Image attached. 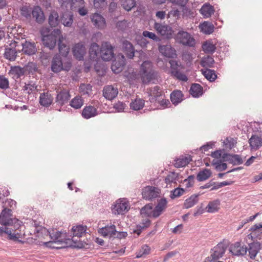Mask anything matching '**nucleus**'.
<instances>
[{
	"mask_svg": "<svg viewBox=\"0 0 262 262\" xmlns=\"http://www.w3.org/2000/svg\"><path fill=\"white\" fill-rule=\"evenodd\" d=\"M100 50L99 46L97 43L93 42L91 44L89 49V54L90 57L92 60L96 59L100 53Z\"/></svg>",
	"mask_w": 262,
	"mask_h": 262,
	"instance_id": "58836bf2",
	"label": "nucleus"
},
{
	"mask_svg": "<svg viewBox=\"0 0 262 262\" xmlns=\"http://www.w3.org/2000/svg\"><path fill=\"white\" fill-rule=\"evenodd\" d=\"M200 28L201 31L207 35L212 33L214 30V25L211 23L206 21L201 25Z\"/></svg>",
	"mask_w": 262,
	"mask_h": 262,
	"instance_id": "f704fd0d",
	"label": "nucleus"
},
{
	"mask_svg": "<svg viewBox=\"0 0 262 262\" xmlns=\"http://www.w3.org/2000/svg\"><path fill=\"white\" fill-rule=\"evenodd\" d=\"M79 90L82 94L89 95L92 92V86L90 84H81Z\"/></svg>",
	"mask_w": 262,
	"mask_h": 262,
	"instance_id": "13d9d810",
	"label": "nucleus"
},
{
	"mask_svg": "<svg viewBox=\"0 0 262 262\" xmlns=\"http://www.w3.org/2000/svg\"><path fill=\"white\" fill-rule=\"evenodd\" d=\"M84 4H85L84 0H71V8L73 11H75Z\"/></svg>",
	"mask_w": 262,
	"mask_h": 262,
	"instance_id": "e2e57ef3",
	"label": "nucleus"
},
{
	"mask_svg": "<svg viewBox=\"0 0 262 262\" xmlns=\"http://www.w3.org/2000/svg\"><path fill=\"white\" fill-rule=\"evenodd\" d=\"M165 62H168L170 64V73L171 76L182 81L186 82L188 80L187 76L181 72V70L184 67L179 60L165 58Z\"/></svg>",
	"mask_w": 262,
	"mask_h": 262,
	"instance_id": "7ed1b4c3",
	"label": "nucleus"
},
{
	"mask_svg": "<svg viewBox=\"0 0 262 262\" xmlns=\"http://www.w3.org/2000/svg\"><path fill=\"white\" fill-rule=\"evenodd\" d=\"M122 7L127 11L132 10L136 5V0H121Z\"/></svg>",
	"mask_w": 262,
	"mask_h": 262,
	"instance_id": "3c124183",
	"label": "nucleus"
},
{
	"mask_svg": "<svg viewBox=\"0 0 262 262\" xmlns=\"http://www.w3.org/2000/svg\"><path fill=\"white\" fill-rule=\"evenodd\" d=\"M101 58L104 61H110L114 56L113 47L109 42H103L100 50Z\"/></svg>",
	"mask_w": 262,
	"mask_h": 262,
	"instance_id": "9d476101",
	"label": "nucleus"
},
{
	"mask_svg": "<svg viewBox=\"0 0 262 262\" xmlns=\"http://www.w3.org/2000/svg\"><path fill=\"white\" fill-rule=\"evenodd\" d=\"M211 171L207 168L201 170L196 175V179L199 182H202L206 180L211 176Z\"/></svg>",
	"mask_w": 262,
	"mask_h": 262,
	"instance_id": "37998d69",
	"label": "nucleus"
},
{
	"mask_svg": "<svg viewBox=\"0 0 262 262\" xmlns=\"http://www.w3.org/2000/svg\"><path fill=\"white\" fill-rule=\"evenodd\" d=\"M184 95L182 92L178 90L173 91L170 95V100L175 106L181 103L184 99Z\"/></svg>",
	"mask_w": 262,
	"mask_h": 262,
	"instance_id": "4be33fe9",
	"label": "nucleus"
},
{
	"mask_svg": "<svg viewBox=\"0 0 262 262\" xmlns=\"http://www.w3.org/2000/svg\"><path fill=\"white\" fill-rule=\"evenodd\" d=\"M58 49L60 54L62 56H67L69 52V47L63 43L60 39H59Z\"/></svg>",
	"mask_w": 262,
	"mask_h": 262,
	"instance_id": "4d7b16f0",
	"label": "nucleus"
},
{
	"mask_svg": "<svg viewBox=\"0 0 262 262\" xmlns=\"http://www.w3.org/2000/svg\"><path fill=\"white\" fill-rule=\"evenodd\" d=\"M26 71L29 73H34L37 71L38 68L36 63L33 62H28L25 66Z\"/></svg>",
	"mask_w": 262,
	"mask_h": 262,
	"instance_id": "0e129e2a",
	"label": "nucleus"
},
{
	"mask_svg": "<svg viewBox=\"0 0 262 262\" xmlns=\"http://www.w3.org/2000/svg\"><path fill=\"white\" fill-rule=\"evenodd\" d=\"M152 63L149 61H145L142 63L140 72L143 83H148L155 79L157 74L152 69Z\"/></svg>",
	"mask_w": 262,
	"mask_h": 262,
	"instance_id": "20e7f679",
	"label": "nucleus"
},
{
	"mask_svg": "<svg viewBox=\"0 0 262 262\" xmlns=\"http://www.w3.org/2000/svg\"><path fill=\"white\" fill-rule=\"evenodd\" d=\"M176 39L179 43L190 47H194L195 44L194 38L187 32L184 31H180L178 33Z\"/></svg>",
	"mask_w": 262,
	"mask_h": 262,
	"instance_id": "1a4fd4ad",
	"label": "nucleus"
},
{
	"mask_svg": "<svg viewBox=\"0 0 262 262\" xmlns=\"http://www.w3.org/2000/svg\"><path fill=\"white\" fill-rule=\"evenodd\" d=\"M174 37V31L170 26L165 25V38L170 39Z\"/></svg>",
	"mask_w": 262,
	"mask_h": 262,
	"instance_id": "338daca9",
	"label": "nucleus"
},
{
	"mask_svg": "<svg viewBox=\"0 0 262 262\" xmlns=\"http://www.w3.org/2000/svg\"><path fill=\"white\" fill-rule=\"evenodd\" d=\"M215 61L213 58L209 55L204 56L201 60L200 64L203 68H213Z\"/></svg>",
	"mask_w": 262,
	"mask_h": 262,
	"instance_id": "a19ab883",
	"label": "nucleus"
},
{
	"mask_svg": "<svg viewBox=\"0 0 262 262\" xmlns=\"http://www.w3.org/2000/svg\"><path fill=\"white\" fill-rule=\"evenodd\" d=\"M234 183V181H226L222 182H215L214 186L211 188L210 190L218 189L219 188H220L225 186L231 185L233 184Z\"/></svg>",
	"mask_w": 262,
	"mask_h": 262,
	"instance_id": "052dcab7",
	"label": "nucleus"
},
{
	"mask_svg": "<svg viewBox=\"0 0 262 262\" xmlns=\"http://www.w3.org/2000/svg\"><path fill=\"white\" fill-rule=\"evenodd\" d=\"M229 251L233 255L243 256L246 254L247 252V247L245 245L242 246L241 242H237L230 245Z\"/></svg>",
	"mask_w": 262,
	"mask_h": 262,
	"instance_id": "ddd939ff",
	"label": "nucleus"
},
{
	"mask_svg": "<svg viewBox=\"0 0 262 262\" xmlns=\"http://www.w3.org/2000/svg\"><path fill=\"white\" fill-rule=\"evenodd\" d=\"M48 32V29L41 30V40L45 47L49 48L50 50H53L56 46L58 38V36L60 34V31L59 29H55L50 34H47Z\"/></svg>",
	"mask_w": 262,
	"mask_h": 262,
	"instance_id": "f03ea898",
	"label": "nucleus"
},
{
	"mask_svg": "<svg viewBox=\"0 0 262 262\" xmlns=\"http://www.w3.org/2000/svg\"><path fill=\"white\" fill-rule=\"evenodd\" d=\"M237 143V139L231 137H227L223 142L226 148L231 149L234 148Z\"/></svg>",
	"mask_w": 262,
	"mask_h": 262,
	"instance_id": "603ef678",
	"label": "nucleus"
},
{
	"mask_svg": "<svg viewBox=\"0 0 262 262\" xmlns=\"http://www.w3.org/2000/svg\"><path fill=\"white\" fill-rule=\"evenodd\" d=\"M4 56L6 58L11 61H14L17 56V52L15 49H13V47L12 48H6L5 49V52Z\"/></svg>",
	"mask_w": 262,
	"mask_h": 262,
	"instance_id": "09e8293b",
	"label": "nucleus"
},
{
	"mask_svg": "<svg viewBox=\"0 0 262 262\" xmlns=\"http://www.w3.org/2000/svg\"><path fill=\"white\" fill-rule=\"evenodd\" d=\"M150 223L151 222L149 219L146 218L145 219H143L142 222L137 226V230H140V232H138V234H139L142 230L150 226Z\"/></svg>",
	"mask_w": 262,
	"mask_h": 262,
	"instance_id": "680f3d73",
	"label": "nucleus"
},
{
	"mask_svg": "<svg viewBox=\"0 0 262 262\" xmlns=\"http://www.w3.org/2000/svg\"><path fill=\"white\" fill-rule=\"evenodd\" d=\"M130 206L126 199L121 198L117 200L112 206V211L114 214H124L129 209Z\"/></svg>",
	"mask_w": 262,
	"mask_h": 262,
	"instance_id": "423d86ee",
	"label": "nucleus"
},
{
	"mask_svg": "<svg viewBox=\"0 0 262 262\" xmlns=\"http://www.w3.org/2000/svg\"><path fill=\"white\" fill-rule=\"evenodd\" d=\"M192 161V157L190 155L185 156L181 155L178 158H176L172 164L176 168H181L185 167Z\"/></svg>",
	"mask_w": 262,
	"mask_h": 262,
	"instance_id": "f3484780",
	"label": "nucleus"
},
{
	"mask_svg": "<svg viewBox=\"0 0 262 262\" xmlns=\"http://www.w3.org/2000/svg\"><path fill=\"white\" fill-rule=\"evenodd\" d=\"M260 249V243L259 242H253L249 244V248H247L248 256L251 259H254Z\"/></svg>",
	"mask_w": 262,
	"mask_h": 262,
	"instance_id": "aec40b11",
	"label": "nucleus"
},
{
	"mask_svg": "<svg viewBox=\"0 0 262 262\" xmlns=\"http://www.w3.org/2000/svg\"><path fill=\"white\" fill-rule=\"evenodd\" d=\"M31 16L35 18V21L38 24H42L45 20V15L43 11L39 6L34 7Z\"/></svg>",
	"mask_w": 262,
	"mask_h": 262,
	"instance_id": "5701e85b",
	"label": "nucleus"
},
{
	"mask_svg": "<svg viewBox=\"0 0 262 262\" xmlns=\"http://www.w3.org/2000/svg\"><path fill=\"white\" fill-rule=\"evenodd\" d=\"M36 90L37 85L32 82L25 83V85L23 87V90L26 91L29 94L34 92Z\"/></svg>",
	"mask_w": 262,
	"mask_h": 262,
	"instance_id": "6e6d98bb",
	"label": "nucleus"
},
{
	"mask_svg": "<svg viewBox=\"0 0 262 262\" xmlns=\"http://www.w3.org/2000/svg\"><path fill=\"white\" fill-rule=\"evenodd\" d=\"M145 101L143 99L137 98L130 103V107L135 111L142 109L144 106Z\"/></svg>",
	"mask_w": 262,
	"mask_h": 262,
	"instance_id": "ea45409f",
	"label": "nucleus"
},
{
	"mask_svg": "<svg viewBox=\"0 0 262 262\" xmlns=\"http://www.w3.org/2000/svg\"><path fill=\"white\" fill-rule=\"evenodd\" d=\"M49 233L54 243L61 245L62 247L71 246V239L67 237L66 233L56 231L55 233L49 232Z\"/></svg>",
	"mask_w": 262,
	"mask_h": 262,
	"instance_id": "0eeeda50",
	"label": "nucleus"
},
{
	"mask_svg": "<svg viewBox=\"0 0 262 262\" xmlns=\"http://www.w3.org/2000/svg\"><path fill=\"white\" fill-rule=\"evenodd\" d=\"M203 88L198 83H193L190 86L189 93L194 98L199 97L203 94Z\"/></svg>",
	"mask_w": 262,
	"mask_h": 262,
	"instance_id": "7c9ffc66",
	"label": "nucleus"
},
{
	"mask_svg": "<svg viewBox=\"0 0 262 262\" xmlns=\"http://www.w3.org/2000/svg\"><path fill=\"white\" fill-rule=\"evenodd\" d=\"M15 227L19 225V221L16 218H13L12 214V210L8 208H4L0 214V224L5 226L0 228L1 232H4L9 235L10 238L12 239H16L20 237L18 233H14L12 231L13 230H11L7 227V226L12 225L16 224Z\"/></svg>",
	"mask_w": 262,
	"mask_h": 262,
	"instance_id": "f257e3e1",
	"label": "nucleus"
},
{
	"mask_svg": "<svg viewBox=\"0 0 262 262\" xmlns=\"http://www.w3.org/2000/svg\"><path fill=\"white\" fill-rule=\"evenodd\" d=\"M160 190L159 188L153 186H146L142 189L143 198L146 200H152L159 196Z\"/></svg>",
	"mask_w": 262,
	"mask_h": 262,
	"instance_id": "9b49d317",
	"label": "nucleus"
},
{
	"mask_svg": "<svg viewBox=\"0 0 262 262\" xmlns=\"http://www.w3.org/2000/svg\"><path fill=\"white\" fill-rule=\"evenodd\" d=\"M53 97L49 92L41 93L39 97V103L41 105L48 107L53 102Z\"/></svg>",
	"mask_w": 262,
	"mask_h": 262,
	"instance_id": "a878e982",
	"label": "nucleus"
},
{
	"mask_svg": "<svg viewBox=\"0 0 262 262\" xmlns=\"http://www.w3.org/2000/svg\"><path fill=\"white\" fill-rule=\"evenodd\" d=\"M73 21V14L71 12L67 11L62 14L61 22L64 26L70 27L72 25Z\"/></svg>",
	"mask_w": 262,
	"mask_h": 262,
	"instance_id": "e433bc0d",
	"label": "nucleus"
},
{
	"mask_svg": "<svg viewBox=\"0 0 262 262\" xmlns=\"http://www.w3.org/2000/svg\"><path fill=\"white\" fill-rule=\"evenodd\" d=\"M176 180L179 181V174L174 172H171L165 178V183L167 184L171 183H176Z\"/></svg>",
	"mask_w": 262,
	"mask_h": 262,
	"instance_id": "5fc2aeb1",
	"label": "nucleus"
},
{
	"mask_svg": "<svg viewBox=\"0 0 262 262\" xmlns=\"http://www.w3.org/2000/svg\"><path fill=\"white\" fill-rule=\"evenodd\" d=\"M185 192V189L180 187H177L170 191V197L171 199L179 197L183 195Z\"/></svg>",
	"mask_w": 262,
	"mask_h": 262,
	"instance_id": "864d4df0",
	"label": "nucleus"
},
{
	"mask_svg": "<svg viewBox=\"0 0 262 262\" xmlns=\"http://www.w3.org/2000/svg\"><path fill=\"white\" fill-rule=\"evenodd\" d=\"M60 23L58 13L55 11L51 12L49 16V24L51 27H57Z\"/></svg>",
	"mask_w": 262,
	"mask_h": 262,
	"instance_id": "72a5a7b5",
	"label": "nucleus"
},
{
	"mask_svg": "<svg viewBox=\"0 0 262 262\" xmlns=\"http://www.w3.org/2000/svg\"><path fill=\"white\" fill-rule=\"evenodd\" d=\"M24 72L25 71L23 68L19 67H14L11 68L9 74L13 79H16L23 76Z\"/></svg>",
	"mask_w": 262,
	"mask_h": 262,
	"instance_id": "c9c22d12",
	"label": "nucleus"
},
{
	"mask_svg": "<svg viewBox=\"0 0 262 262\" xmlns=\"http://www.w3.org/2000/svg\"><path fill=\"white\" fill-rule=\"evenodd\" d=\"M212 165L215 166V169L217 171H222L227 168V164L226 163L222 162V160L216 161L213 160Z\"/></svg>",
	"mask_w": 262,
	"mask_h": 262,
	"instance_id": "8fccbe9b",
	"label": "nucleus"
},
{
	"mask_svg": "<svg viewBox=\"0 0 262 262\" xmlns=\"http://www.w3.org/2000/svg\"><path fill=\"white\" fill-rule=\"evenodd\" d=\"M162 93V90L159 86H155L150 90V95L156 99L161 96Z\"/></svg>",
	"mask_w": 262,
	"mask_h": 262,
	"instance_id": "69168bd1",
	"label": "nucleus"
},
{
	"mask_svg": "<svg viewBox=\"0 0 262 262\" xmlns=\"http://www.w3.org/2000/svg\"><path fill=\"white\" fill-rule=\"evenodd\" d=\"M9 81L3 75H0V88L6 90L9 87Z\"/></svg>",
	"mask_w": 262,
	"mask_h": 262,
	"instance_id": "774afa93",
	"label": "nucleus"
},
{
	"mask_svg": "<svg viewBox=\"0 0 262 262\" xmlns=\"http://www.w3.org/2000/svg\"><path fill=\"white\" fill-rule=\"evenodd\" d=\"M200 194H193L187 199L183 204V208L189 209L192 207L199 202V196Z\"/></svg>",
	"mask_w": 262,
	"mask_h": 262,
	"instance_id": "c85d7f7f",
	"label": "nucleus"
},
{
	"mask_svg": "<svg viewBox=\"0 0 262 262\" xmlns=\"http://www.w3.org/2000/svg\"><path fill=\"white\" fill-rule=\"evenodd\" d=\"M91 20L94 25L98 29H103L106 26L105 19L98 13L92 15Z\"/></svg>",
	"mask_w": 262,
	"mask_h": 262,
	"instance_id": "b1692460",
	"label": "nucleus"
},
{
	"mask_svg": "<svg viewBox=\"0 0 262 262\" xmlns=\"http://www.w3.org/2000/svg\"><path fill=\"white\" fill-rule=\"evenodd\" d=\"M200 12L205 18H208L211 16L214 12L213 6L209 3H206L203 5Z\"/></svg>",
	"mask_w": 262,
	"mask_h": 262,
	"instance_id": "c756f323",
	"label": "nucleus"
},
{
	"mask_svg": "<svg viewBox=\"0 0 262 262\" xmlns=\"http://www.w3.org/2000/svg\"><path fill=\"white\" fill-rule=\"evenodd\" d=\"M118 94V90L117 87L112 85H107L103 88V96L108 100L114 99Z\"/></svg>",
	"mask_w": 262,
	"mask_h": 262,
	"instance_id": "4468645a",
	"label": "nucleus"
},
{
	"mask_svg": "<svg viewBox=\"0 0 262 262\" xmlns=\"http://www.w3.org/2000/svg\"><path fill=\"white\" fill-rule=\"evenodd\" d=\"M251 148L257 149L262 146V139L256 135H252L249 140Z\"/></svg>",
	"mask_w": 262,
	"mask_h": 262,
	"instance_id": "2f4dec72",
	"label": "nucleus"
},
{
	"mask_svg": "<svg viewBox=\"0 0 262 262\" xmlns=\"http://www.w3.org/2000/svg\"><path fill=\"white\" fill-rule=\"evenodd\" d=\"M70 95L68 90L63 89L57 92L56 98V102L60 105H63L70 99Z\"/></svg>",
	"mask_w": 262,
	"mask_h": 262,
	"instance_id": "412c9836",
	"label": "nucleus"
},
{
	"mask_svg": "<svg viewBox=\"0 0 262 262\" xmlns=\"http://www.w3.org/2000/svg\"><path fill=\"white\" fill-rule=\"evenodd\" d=\"M22 51L25 54L29 55L34 54L37 51L36 46L34 42L25 41L24 43H22Z\"/></svg>",
	"mask_w": 262,
	"mask_h": 262,
	"instance_id": "393cba45",
	"label": "nucleus"
},
{
	"mask_svg": "<svg viewBox=\"0 0 262 262\" xmlns=\"http://www.w3.org/2000/svg\"><path fill=\"white\" fill-rule=\"evenodd\" d=\"M222 160L228 162L233 165H240L243 163V160L240 155L230 153H224L222 155Z\"/></svg>",
	"mask_w": 262,
	"mask_h": 262,
	"instance_id": "dca6fc26",
	"label": "nucleus"
},
{
	"mask_svg": "<svg viewBox=\"0 0 262 262\" xmlns=\"http://www.w3.org/2000/svg\"><path fill=\"white\" fill-rule=\"evenodd\" d=\"M71 68V63H68V66L63 68V63L60 56H55L52 61L51 70L54 73H58L61 70L69 71Z\"/></svg>",
	"mask_w": 262,
	"mask_h": 262,
	"instance_id": "f8f14e48",
	"label": "nucleus"
},
{
	"mask_svg": "<svg viewBox=\"0 0 262 262\" xmlns=\"http://www.w3.org/2000/svg\"><path fill=\"white\" fill-rule=\"evenodd\" d=\"M125 64V58L123 55H121L118 60H115L113 61L111 66V69L114 73H119L120 72L123 67Z\"/></svg>",
	"mask_w": 262,
	"mask_h": 262,
	"instance_id": "6ab92c4d",
	"label": "nucleus"
},
{
	"mask_svg": "<svg viewBox=\"0 0 262 262\" xmlns=\"http://www.w3.org/2000/svg\"><path fill=\"white\" fill-rule=\"evenodd\" d=\"M99 232L104 237H112L115 235L117 231L114 225H107L100 229Z\"/></svg>",
	"mask_w": 262,
	"mask_h": 262,
	"instance_id": "bb28decb",
	"label": "nucleus"
},
{
	"mask_svg": "<svg viewBox=\"0 0 262 262\" xmlns=\"http://www.w3.org/2000/svg\"><path fill=\"white\" fill-rule=\"evenodd\" d=\"M202 49L206 54H213L216 50V48L215 45L211 42L205 41L202 45Z\"/></svg>",
	"mask_w": 262,
	"mask_h": 262,
	"instance_id": "de8ad7c7",
	"label": "nucleus"
},
{
	"mask_svg": "<svg viewBox=\"0 0 262 262\" xmlns=\"http://www.w3.org/2000/svg\"><path fill=\"white\" fill-rule=\"evenodd\" d=\"M202 73L205 77L210 82H213L217 78V76L214 70L207 68L206 70H202Z\"/></svg>",
	"mask_w": 262,
	"mask_h": 262,
	"instance_id": "79ce46f5",
	"label": "nucleus"
},
{
	"mask_svg": "<svg viewBox=\"0 0 262 262\" xmlns=\"http://www.w3.org/2000/svg\"><path fill=\"white\" fill-rule=\"evenodd\" d=\"M227 246L223 242L219 243L216 246L211 249L212 253L210 256L206 258V260L211 262L222 257L225 254Z\"/></svg>",
	"mask_w": 262,
	"mask_h": 262,
	"instance_id": "6e6552de",
	"label": "nucleus"
},
{
	"mask_svg": "<svg viewBox=\"0 0 262 262\" xmlns=\"http://www.w3.org/2000/svg\"><path fill=\"white\" fill-rule=\"evenodd\" d=\"M84 103L83 99L81 96H77L70 101V105L73 108L79 109L81 107Z\"/></svg>",
	"mask_w": 262,
	"mask_h": 262,
	"instance_id": "49530a36",
	"label": "nucleus"
},
{
	"mask_svg": "<svg viewBox=\"0 0 262 262\" xmlns=\"http://www.w3.org/2000/svg\"><path fill=\"white\" fill-rule=\"evenodd\" d=\"M122 49L126 57L133 59L135 56V48L133 44L128 40H124L122 42Z\"/></svg>",
	"mask_w": 262,
	"mask_h": 262,
	"instance_id": "a211bd4d",
	"label": "nucleus"
},
{
	"mask_svg": "<svg viewBox=\"0 0 262 262\" xmlns=\"http://www.w3.org/2000/svg\"><path fill=\"white\" fill-rule=\"evenodd\" d=\"M74 56L78 60H83L84 56L86 53V49L84 43L80 42L74 45L72 49Z\"/></svg>",
	"mask_w": 262,
	"mask_h": 262,
	"instance_id": "2eb2a0df",
	"label": "nucleus"
},
{
	"mask_svg": "<svg viewBox=\"0 0 262 262\" xmlns=\"http://www.w3.org/2000/svg\"><path fill=\"white\" fill-rule=\"evenodd\" d=\"M98 114L97 110L93 106H86L83 109L82 116L85 119H90Z\"/></svg>",
	"mask_w": 262,
	"mask_h": 262,
	"instance_id": "cd10ccee",
	"label": "nucleus"
},
{
	"mask_svg": "<svg viewBox=\"0 0 262 262\" xmlns=\"http://www.w3.org/2000/svg\"><path fill=\"white\" fill-rule=\"evenodd\" d=\"M220 204V201L219 200H215L209 202L206 207V209H207V211L209 213H213L218 211Z\"/></svg>",
	"mask_w": 262,
	"mask_h": 262,
	"instance_id": "c03bdc74",
	"label": "nucleus"
},
{
	"mask_svg": "<svg viewBox=\"0 0 262 262\" xmlns=\"http://www.w3.org/2000/svg\"><path fill=\"white\" fill-rule=\"evenodd\" d=\"M33 8L29 5H25L20 8V13L22 17L27 20H30L31 18V14Z\"/></svg>",
	"mask_w": 262,
	"mask_h": 262,
	"instance_id": "4c0bfd02",
	"label": "nucleus"
},
{
	"mask_svg": "<svg viewBox=\"0 0 262 262\" xmlns=\"http://www.w3.org/2000/svg\"><path fill=\"white\" fill-rule=\"evenodd\" d=\"M164 209V199H161L158 205L154 209L152 204H148L144 206L140 211L142 216L157 217Z\"/></svg>",
	"mask_w": 262,
	"mask_h": 262,
	"instance_id": "39448f33",
	"label": "nucleus"
},
{
	"mask_svg": "<svg viewBox=\"0 0 262 262\" xmlns=\"http://www.w3.org/2000/svg\"><path fill=\"white\" fill-rule=\"evenodd\" d=\"M86 227L82 225H77L73 227L72 230L73 236L81 237L85 233Z\"/></svg>",
	"mask_w": 262,
	"mask_h": 262,
	"instance_id": "a18cd8bd",
	"label": "nucleus"
},
{
	"mask_svg": "<svg viewBox=\"0 0 262 262\" xmlns=\"http://www.w3.org/2000/svg\"><path fill=\"white\" fill-rule=\"evenodd\" d=\"M150 248L147 245H143L141 249L137 253L136 257L140 258L144 256L149 253Z\"/></svg>",
	"mask_w": 262,
	"mask_h": 262,
	"instance_id": "bf43d9fd",
	"label": "nucleus"
},
{
	"mask_svg": "<svg viewBox=\"0 0 262 262\" xmlns=\"http://www.w3.org/2000/svg\"><path fill=\"white\" fill-rule=\"evenodd\" d=\"M178 54L176 49L170 45H165V58L167 59H174L177 58Z\"/></svg>",
	"mask_w": 262,
	"mask_h": 262,
	"instance_id": "473e14b6",
	"label": "nucleus"
}]
</instances>
